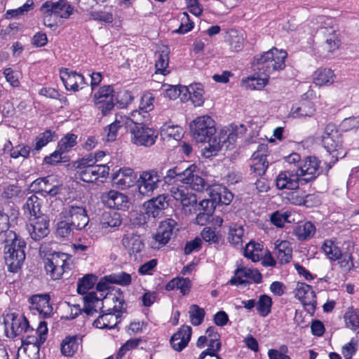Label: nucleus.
<instances>
[{
  "label": "nucleus",
  "mask_w": 359,
  "mask_h": 359,
  "mask_svg": "<svg viewBox=\"0 0 359 359\" xmlns=\"http://www.w3.org/2000/svg\"><path fill=\"white\" fill-rule=\"evenodd\" d=\"M287 53L285 50L273 47L254 57L252 65L255 69L265 76H270L285 68Z\"/></svg>",
  "instance_id": "obj_1"
},
{
  "label": "nucleus",
  "mask_w": 359,
  "mask_h": 359,
  "mask_svg": "<svg viewBox=\"0 0 359 359\" xmlns=\"http://www.w3.org/2000/svg\"><path fill=\"white\" fill-rule=\"evenodd\" d=\"M190 128L196 142L209 143L208 147L205 149L211 155L220 149L219 143L217 142L215 137V123L210 116H202L196 118L190 124Z\"/></svg>",
  "instance_id": "obj_2"
},
{
  "label": "nucleus",
  "mask_w": 359,
  "mask_h": 359,
  "mask_svg": "<svg viewBox=\"0 0 359 359\" xmlns=\"http://www.w3.org/2000/svg\"><path fill=\"white\" fill-rule=\"evenodd\" d=\"M164 178L168 183L176 179L177 181L188 184L192 189L199 192L203 191L207 187L206 182L198 175L197 166L194 164L186 168L182 165H176L168 170Z\"/></svg>",
  "instance_id": "obj_3"
},
{
  "label": "nucleus",
  "mask_w": 359,
  "mask_h": 359,
  "mask_svg": "<svg viewBox=\"0 0 359 359\" xmlns=\"http://www.w3.org/2000/svg\"><path fill=\"white\" fill-rule=\"evenodd\" d=\"M74 165L77 170L76 177L86 183H94L109 175V168L106 164H94L92 158H81L75 162Z\"/></svg>",
  "instance_id": "obj_4"
},
{
  "label": "nucleus",
  "mask_w": 359,
  "mask_h": 359,
  "mask_svg": "<svg viewBox=\"0 0 359 359\" xmlns=\"http://www.w3.org/2000/svg\"><path fill=\"white\" fill-rule=\"evenodd\" d=\"M322 143L327 152L330 154L334 153L328 164L329 168H331L339 158H344L346 154L342 150L341 134L334 124L329 123L325 126L322 135Z\"/></svg>",
  "instance_id": "obj_5"
},
{
  "label": "nucleus",
  "mask_w": 359,
  "mask_h": 359,
  "mask_svg": "<svg viewBox=\"0 0 359 359\" xmlns=\"http://www.w3.org/2000/svg\"><path fill=\"white\" fill-rule=\"evenodd\" d=\"M37 335H25L22 338V347L20 348L18 353V359L23 357L22 354L28 353L29 359H36L39 354L41 345L44 344L47 338L48 327L45 321H41L38 326Z\"/></svg>",
  "instance_id": "obj_6"
},
{
  "label": "nucleus",
  "mask_w": 359,
  "mask_h": 359,
  "mask_svg": "<svg viewBox=\"0 0 359 359\" xmlns=\"http://www.w3.org/2000/svg\"><path fill=\"white\" fill-rule=\"evenodd\" d=\"M71 257L62 252H54L44 259V268L47 275L53 280H58L69 270Z\"/></svg>",
  "instance_id": "obj_7"
},
{
  "label": "nucleus",
  "mask_w": 359,
  "mask_h": 359,
  "mask_svg": "<svg viewBox=\"0 0 359 359\" xmlns=\"http://www.w3.org/2000/svg\"><path fill=\"white\" fill-rule=\"evenodd\" d=\"M318 22L320 23L318 32L326 37L325 43L322 45V55L327 57L329 53H332L338 48L339 41L338 40L336 32L332 26V20L325 16H319L317 18Z\"/></svg>",
  "instance_id": "obj_8"
},
{
  "label": "nucleus",
  "mask_w": 359,
  "mask_h": 359,
  "mask_svg": "<svg viewBox=\"0 0 359 359\" xmlns=\"http://www.w3.org/2000/svg\"><path fill=\"white\" fill-rule=\"evenodd\" d=\"M130 132L132 142L137 146L151 147L158 137V132L146 125L133 126Z\"/></svg>",
  "instance_id": "obj_9"
},
{
  "label": "nucleus",
  "mask_w": 359,
  "mask_h": 359,
  "mask_svg": "<svg viewBox=\"0 0 359 359\" xmlns=\"http://www.w3.org/2000/svg\"><path fill=\"white\" fill-rule=\"evenodd\" d=\"M161 182V176L156 170L143 171L137 180L139 194L144 196H151Z\"/></svg>",
  "instance_id": "obj_10"
},
{
  "label": "nucleus",
  "mask_w": 359,
  "mask_h": 359,
  "mask_svg": "<svg viewBox=\"0 0 359 359\" xmlns=\"http://www.w3.org/2000/svg\"><path fill=\"white\" fill-rule=\"evenodd\" d=\"M96 107L103 115H107L115 106L114 90L111 86H103L93 97Z\"/></svg>",
  "instance_id": "obj_11"
},
{
  "label": "nucleus",
  "mask_w": 359,
  "mask_h": 359,
  "mask_svg": "<svg viewBox=\"0 0 359 359\" xmlns=\"http://www.w3.org/2000/svg\"><path fill=\"white\" fill-rule=\"evenodd\" d=\"M177 222L172 219H167L161 222L153 236L151 247L154 249H159L165 245L173 236Z\"/></svg>",
  "instance_id": "obj_12"
},
{
  "label": "nucleus",
  "mask_w": 359,
  "mask_h": 359,
  "mask_svg": "<svg viewBox=\"0 0 359 359\" xmlns=\"http://www.w3.org/2000/svg\"><path fill=\"white\" fill-rule=\"evenodd\" d=\"M62 214L76 230L83 229L89 222L86 210L82 206L69 205L64 208Z\"/></svg>",
  "instance_id": "obj_13"
},
{
  "label": "nucleus",
  "mask_w": 359,
  "mask_h": 359,
  "mask_svg": "<svg viewBox=\"0 0 359 359\" xmlns=\"http://www.w3.org/2000/svg\"><path fill=\"white\" fill-rule=\"evenodd\" d=\"M50 220L46 215L29 217L27 229L31 238L34 241H40L49 233Z\"/></svg>",
  "instance_id": "obj_14"
},
{
  "label": "nucleus",
  "mask_w": 359,
  "mask_h": 359,
  "mask_svg": "<svg viewBox=\"0 0 359 359\" xmlns=\"http://www.w3.org/2000/svg\"><path fill=\"white\" fill-rule=\"evenodd\" d=\"M262 279V276L257 269L241 266L235 270L233 276L228 283L231 285H243L248 283L250 281L255 283H260Z\"/></svg>",
  "instance_id": "obj_15"
},
{
  "label": "nucleus",
  "mask_w": 359,
  "mask_h": 359,
  "mask_svg": "<svg viewBox=\"0 0 359 359\" xmlns=\"http://www.w3.org/2000/svg\"><path fill=\"white\" fill-rule=\"evenodd\" d=\"M267 144H262L258 146L257 149L252 154L250 158V170L255 176H262L265 174L269 166L266 160Z\"/></svg>",
  "instance_id": "obj_16"
},
{
  "label": "nucleus",
  "mask_w": 359,
  "mask_h": 359,
  "mask_svg": "<svg viewBox=\"0 0 359 359\" xmlns=\"http://www.w3.org/2000/svg\"><path fill=\"white\" fill-rule=\"evenodd\" d=\"M172 90H167V94L170 97L179 96L182 93H188L189 94V99L195 106H201L204 102L203 99V89L201 83L191 84L187 86H180L177 89V87L173 90L174 94L172 95Z\"/></svg>",
  "instance_id": "obj_17"
},
{
  "label": "nucleus",
  "mask_w": 359,
  "mask_h": 359,
  "mask_svg": "<svg viewBox=\"0 0 359 359\" xmlns=\"http://www.w3.org/2000/svg\"><path fill=\"white\" fill-rule=\"evenodd\" d=\"M171 196L179 201L185 211H191L194 206H196L197 198L195 194L184 186H173L170 190Z\"/></svg>",
  "instance_id": "obj_18"
},
{
  "label": "nucleus",
  "mask_w": 359,
  "mask_h": 359,
  "mask_svg": "<svg viewBox=\"0 0 359 359\" xmlns=\"http://www.w3.org/2000/svg\"><path fill=\"white\" fill-rule=\"evenodd\" d=\"M295 297L304 306H308L309 312L313 313L317 304L316 296L311 285L304 283H297L295 288Z\"/></svg>",
  "instance_id": "obj_19"
},
{
  "label": "nucleus",
  "mask_w": 359,
  "mask_h": 359,
  "mask_svg": "<svg viewBox=\"0 0 359 359\" xmlns=\"http://www.w3.org/2000/svg\"><path fill=\"white\" fill-rule=\"evenodd\" d=\"M32 187L36 192L51 196L57 195L60 191V187L55 177L50 175L36 179L32 182Z\"/></svg>",
  "instance_id": "obj_20"
},
{
  "label": "nucleus",
  "mask_w": 359,
  "mask_h": 359,
  "mask_svg": "<svg viewBox=\"0 0 359 359\" xmlns=\"http://www.w3.org/2000/svg\"><path fill=\"white\" fill-rule=\"evenodd\" d=\"M301 180L295 169L287 168L281 172L276 177V186L279 189H298L299 182Z\"/></svg>",
  "instance_id": "obj_21"
},
{
  "label": "nucleus",
  "mask_w": 359,
  "mask_h": 359,
  "mask_svg": "<svg viewBox=\"0 0 359 359\" xmlns=\"http://www.w3.org/2000/svg\"><path fill=\"white\" fill-rule=\"evenodd\" d=\"M319 165L316 157H308L304 163L295 169L301 180L309 182L314 180L317 176Z\"/></svg>",
  "instance_id": "obj_22"
},
{
  "label": "nucleus",
  "mask_w": 359,
  "mask_h": 359,
  "mask_svg": "<svg viewBox=\"0 0 359 359\" xmlns=\"http://www.w3.org/2000/svg\"><path fill=\"white\" fill-rule=\"evenodd\" d=\"M168 206V201L165 195H159L156 198L149 200L144 203L145 213L154 218L163 216L164 210Z\"/></svg>",
  "instance_id": "obj_23"
},
{
  "label": "nucleus",
  "mask_w": 359,
  "mask_h": 359,
  "mask_svg": "<svg viewBox=\"0 0 359 359\" xmlns=\"http://www.w3.org/2000/svg\"><path fill=\"white\" fill-rule=\"evenodd\" d=\"M100 198L102 202L109 208L121 209L126 207L128 203V197L116 190L102 193Z\"/></svg>",
  "instance_id": "obj_24"
},
{
  "label": "nucleus",
  "mask_w": 359,
  "mask_h": 359,
  "mask_svg": "<svg viewBox=\"0 0 359 359\" xmlns=\"http://www.w3.org/2000/svg\"><path fill=\"white\" fill-rule=\"evenodd\" d=\"M206 184L207 187L204 190L208 191L210 198L215 203L229 205L231 202L233 195L226 187L221 185H214L210 187L207 183Z\"/></svg>",
  "instance_id": "obj_25"
},
{
  "label": "nucleus",
  "mask_w": 359,
  "mask_h": 359,
  "mask_svg": "<svg viewBox=\"0 0 359 359\" xmlns=\"http://www.w3.org/2000/svg\"><path fill=\"white\" fill-rule=\"evenodd\" d=\"M43 8L50 9L54 17L61 18H68L74 12V8L67 0H59L56 2L46 1L43 4Z\"/></svg>",
  "instance_id": "obj_26"
},
{
  "label": "nucleus",
  "mask_w": 359,
  "mask_h": 359,
  "mask_svg": "<svg viewBox=\"0 0 359 359\" xmlns=\"http://www.w3.org/2000/svg\"><path fill=\"white\" fill-rule=\"evenodd\" d=\"M60 78L67 90L77 91L79 88H83L86 85L85 79L82 74L74 72H69L67 69L61 72Z\"/></svg>",
  "instance_id": "obj_27"
},
{
  "label": "nucleus",
  "mask_w": 359,
  "mask_h": 359,
  "mask_svg": "<svg viewBox=\"0 0 359 359\" xmlns=\"http://www.w3.org/2000/svg\"><path fill=\"white\" fill-rule=\"evenodd\" d=\"M31 309L36 310L43 318H49L53 313V307L48 295H33L30 299Z\"/></svg>",
  "instance_id": "obj_28"
},
{
  "label": "nucleus",
  "mask_w": 359,
  "mask_h": 359,
  "mask_svg": "<svg viewBox=\"0 0 359 359\" xmlns=\"http://www.w3.org/2000/svg\"><path fill=\"white\" fill-rule=\"evenodd\" d=\"M191 336V327L188 325L182 326L170 339L172 347L177 351L184 349L190 341Z\"/></svg>",
  "instance_id": "obj_29"
},
{
  "label": "nucleus",
  "mask_w": 359,
  "mask_h": 359,
  "mask_svg": "<svg viewBox=\"0 0 359 359\" xmlns=\"http://www.w3.org/2000/svg\"><path fill=\"white\" fill-rule=\"evenodd\" d=\"M113 181L121 189L130 187L136 180V175L130 168H121L113 177Z\"/></svg>",
  "instance_id": "obj_30"
},
{
  "label": "nucleus",
  "mask_w": 359,
  "mask_h": 359,
  "mask_svg": "<svg viewBox=\"0 0 359 359\" xmlns=\"http://www.w3.org/2000/svg\"><path fill=\"white\" fill-rule=\"evenodd\" d=\"M121 242L123 247L127 249L130 253H139L144 247V244L140 236L133 233L124 235Z\"/></svg>",
  "instance_id": "obj_31"
},
{
  "label": "nucleus",
  "mask_w": 359,
  "mask_h": 359,
  "mask_svg": "<svg viewBox=\"0 0 359 359\" xmlns=\"http://www.w3.org/2000/svg\"><path fill=\"white\" fill-rule=\"evenodd\" d=\"M4 243H6L5 252L17 253L18 250L25 251L26 247L25 242L20 238L13 231L7 233Z\"/></svg>",
  "instance_id": "obj_32"
},
{
  "label": "nucleus",
  "mask_w": 359,
  "mask_h": 359,
  "mask_svg": "<svg viewBox=\"0 0 359 359\" xmlns=\"http://www.w3.org/2000/svg\"><path fill=\"white\" fill-rule=\"evenodd\" d=\"M83 311L88 316H93L99 312L103 307L102 300L98 298L94 292H89L83 297Z\"/></svg>",
  "instance_id": "obj_33"
},
{
  "label": "nucleus",
  "mask_w": 359,
  "mask_h": 359,
  "mask_svg": "<svg viewBox=\"0 0 359 359\" xmlns=\"http://www.w3.org/2000/svg\"><path fill=\"white\" fill-rule=\"evenodd\" d=\"M292 248L287 241H277L275 243L273 254L281 264H287L292 259Z\"/></svg>",
  "instance_id": "obj_34"
},
{
  "label": "nucleus",
  "mask_w": 359,
  "mask_h": 359,
  "mask_svg": "<svg viewBox=\"0 0 359 359\" xmlns=\"http://www.w3.org/2000/svg\"><path fill=\"white\" fill-rule=\"evenodd\" d=\"M25 259V251H17V253L5 252V262L11 272H17L20 269Z\"/></svg>",
  "instance_id": "obj_35"
},
{
  "label": "nucleus",
  "mask_w": 359,
  "mask_h": 359,
  "mask_svg": "<svg viewBox=\"0 0 359 359\" xmlns=\"http://www.w3.org/2000/svg\"><path fill=\"white\" fill-rule=\"evenodd\" d=\"M122 223L121 214L114 210L104 212L100 219V226L102 229H107L109 228H116Z\"/></svg>",
  "instance_id": "obj_36"
},
{
  "label": "nucleus",
  "mask_w": 359,
  "mask_h": 359,
  "mask_svg": "<svg viewBox=\"0 0 359 359\" xmlns=\"http://www.w3.org/2000/svg\"><path fill=\"white\" fill-rule=\"evenodd\" d=\"M334 78L335 75L330 69H318L313 74V83L319 86L331 85Z\"/></svg>",
  "instance_id": "obj_37"
},
{
  "label": "nucleus",
  "mask_w": 359,
  "mask_h": 359,
  "mask_svg": "<svg viewBox=\"0 0 359 359\" xmlns=\"http://www.w3.org/2000/svg\"><path fill=\"white\" fill-rule=\"evenodd\" d=\"M11 320V334L13 337L22 334L29 328V322L25 316L12 314Z\"/></svg>",
  "instance_id": "obj_38"
},
{
  "label": "nucleus",
  "mask_w": 359,
  "mask_h": 359,
  "mask_svg": "<svg viewBox=\"0 0 359 359\" xmlns=\"http://www.w3.org/2000/svg\"><path fill=\"white\" fill-rule=\"evenodd\" d=\"M191 288V280L187 278L177 277L170 280L165 285L168 291L177 289L183 294H187Z\"/></svg>",
  "instance_id": "obj_39"
},
{
  "label": "nucleus",
  "mask_w": 359,
  "mask_h": 359,
  "mask_svg": "<svg viewBox=\"0 0 359 359\" xmlns=\"http://www.w3.org/2000/svg\"><path fill=\"white\" fill-rule=\"evenodd\" d=\"M118 318L114 313H108L100 315L94 320L93 325L99 329H112L118 323Z\"/></svg>",
  "instance_id": "obj_40"
},
{
  "label": "nucleus",
  "mask_w": 359,
  "mask_h": 359,
  "mask_svg": "<svg viewBox=\"0 0 359 359\" xmlns=\"http://www.w3.org/2000/svg\"><path fill=\"white\" fill-rule=\"evenodd\" d=\"M243 235L244 229L241 224H231L229 230L228 240L231 245L238 248L242 247Z\"/></svg>",
  "instance_id": "obj_41"
},
{
  "label": "nucleus",
  "mask_w": 359,
  "mask_h": 359,
  "mask_svg": "<svg viewBox=\"0 0 359 359\" xmlns=\"http://www.w3.org/2000/svg\"><path fill=\"white\" fill-rule=\"evenodd\" d=\"M314 112L312 104L309 102H304L299 104L292 106L290 116L292 118H303L311 116Z\"/></svg>",
  "instance_id": "obj_42"
},
{
  "label": "nucleus",
  "mask_w": 359,
  "mask_h": 359,
  "mask_svg": "<svg viewBox=\"0 0 359 359\" xmlns=\"http://www.w3.org/2000/svg\"><path fill=\"white\" fill-rule=\"evenodd\" d=\"M316 233V227L311 222L299 224L293 231L299 241H306L311 238Z\"/></svg>",
  "instance_id": "obj_43"
},
{
  "label": "nucleus",
  "mask_w": 359,
  "mask_h": 359,
  "mask_svg": "<svg viewBox=\"0 0 359 359\" xmlns=\"http://www.w3.org/2000/svg\"><path fill=\"white\" fill-rule=\"evenodd\" d=\"M41 200L35 195L29 197L23 206L25 214L29 215V217H38L43 215L41 212Z\"/></svg>",
  "instance_id": "obj_44"
},
{
  "label": "nucleus",
  "mask_w": 359,
  "mask_h": 359,
  "mask_svg": "<svg viewBox=\"0 0 359 359\" xmlns=\"http://www.w3.org/2000/svg\"><path fill=\"white\" fill-rule=\"evenodd\" d=\"M156 61L155 63L156 73L166 75L169 73L167 70L169 64L168 50L165 48L156 53Z\"/></svg>",
  "instance_id": "obj_45"
},
{
  "label": "nucleus",
  "mask_w": 359,
  "mask_h": 359,
  "mask_svg": "<svg viewBox=\"0 0 359 359\" xmlns=\"http://www.w3.org/2000/svg\"><path fill=\"white\" fill-rule=\"evenodd\" d=\"M346 327L355 331L359 330V311L353 306L348 307L344 316Z\"/></svg>",
  "instance_id": "obj_46"
},
{
  "label": "nucleus",
  "mask_w": 359,
  "mask_h": 359,
  "mask_svg": "<svg viewBox=\"0 0 359 359\" xmlns=\"http://www.w3.org/2000/svg\"><path fill=\"white\" fill-rule=\"evenodd\" d=\"M79 339L76 337H67L61 344V353L65 356H72L78 350Z\"/></svg>",
  "instance_id": "obj_47"
},
{
  "label": "nucleus",
  "mask_w": 359,
  "mask_h": 359,
  "mask_svg": "<svg viewBox=\"0 0 359 359\" xmlns=\"http://www.w3.org/2000/svg\"><path fill=\"white\" fill-rule=\"evenodd\" d=\"M321 248L326 256L332 261H336L341 256L339 248L332 240H325Z\"/></svg>",
  "instance_id": "obj_48"
},
{
  "label": "nucleus",
  "mask_w": 359,
  "mask_h": 359,
  "mask_svg": "<svg viewBox=\"0 0 359 359\" xmlns=\"http://www.w3.org/2000/svg\"><path fill=\"white\" fill-rule=\"evenodd\" d=\"M97 281V277L93 274H86L79 278L77 283V292L84 294L88 290L93 288Z\"/></svg>",
  "instance_id": "obj_49"
},
{
  "label": "nucleus",
  "mask_w": 359,
  "mask_h": 359,
  "mask_svg": "<svg viewBox=\"0 0 359 359\" xmlns=\"http://www.w3.org/2000/svg\"><path fill=\"white\" fill-rule=\"evenodd\" d=\"M271 298L266 294L261 295L257 304V309L259 314L262 317H266L271 313Z\"/></svg>",
  "instance_id": "obj_50"
},
{
  "label": "nucleus",
  "mask_w": 359,
  "mask_h": 359,
  "mask_svg": "<svg viewBox=\"0 0 359 359\" xmlns=\"http://www.w3.org/2000/svg\"><path fill=\"white\" fill-rule=\"evenodd\" d=\"M104 279L109 283H114L126 286L131 283V276L126 272L112 273L104 277Z\"/></svg>",
  "instance_id": "obj_51"
},
{
  "label": "nucleus",
  "mask_w": 359,
  "mask_h": 359,
  "mask_svg": "<svg viewBox=\"0 0 359 359\" xmlns=\"http://www.w3.org/2000/svg\"><path fill=\"white\" fill-rule=\"evenodd\" d=\"M229 43L232 51L241 50L244 43L243 35L238 34L236 31H231L229 36Z\"/></svg>",
  "instance_id": "obj_52"
},
{
  "label": "nucleus",
  "mask_w": 359,
  "mask_h": 359,
  "mask_svg": "<svg viewBox=\"0 0 359 359\" xmlns=\"http://www.w3.org/2000/svg\"><path fill=\"white\" fill-rule=\"evenodd\" d=\"M189 316L193 325H199L203 320L205 311L196 304L191 305L189 311Z\"/></svg>",
  "instance_id": "obj_53"
},
{
  "label": "nucleus",
  "mask_w": 359,
  "mask_h": 359,
  "mask_svg": "<svg viewBox=\"0 0 359 359\" xmlns=\"http://www.w3.org/2000/svg\"><path fill=\"white\" fill-rule=\"evenodd\" d=\"M133 99L131 93L127 90H122L117 93H114L115 104H118L119 107H126Z\"/></svg>",
  "instance_id": "obj_54"
},
{
  "label": "nucleus",
  "mask_w": 359,
  "mask_h": 359,
  "mask_svg": "<svg viewBox=\"0 0 359 359\" xmlns=\"http://www.w3.org/2000/svg\"><path fill=\"white\" fill-rule=\"evenodd\" d=\"M33 1L29 0L24 5L16 9L8 10L6 13V18H11L23 15L33 8Z\"/></svg>",
  "instance_id": "obj_55"
},
{
  "label": "nucleus",
  "mask_w": 359,
  "mask_h": 359,
  "mask_svg": "<svg viewBox=\"0 0 359 359\" xmlns=\"http://www.w3.org/2000/svg\"><path fill=\"white\" fill-rule=\"evenodd\" d=\"M123 120H118L116 117V120L105 128L107 141L113 142L116 140L118 129L123 126Z\"/></svg>",
  "instance_id": "obj_56"
},
{
  "label": "nucleus",
  "mask_w": 359,
  "mask_h": 359,
  "mask_svg": "<svg viewBox=\"0 0 359 359\" xmlns=\"http://www.w3.org/2000/svg\"><path fill=\"white\" fill-rule=\"evenodd\" d=\"M124 119H126V124L130 128L132 126L130 125V123H133V126L145 125L144 122L149 119V117L144 116V113L139 107V110L132 111L130 118H124Z\"/></svg>",
  "instance_id": "obj_57"
},
{
  "label": "nucleus",
  "mask_w": 359,
  "mask_h": 359,
  "mask_svg": "<svg viewBox=\"0 0 359 359\" xmlns=\"http://www.w3.org/2000/svg\"><path fill=\"white\" fill-rule=\"evenodd\" d=\"M269 79V77L267 76L263 78L252 77L248 78L245 82L247 87L251 90H261L268 83Z\"/></svg>",
  "instance_id": "obj_58"
},
{
  "label": "nucleus",
  "mask_w": 359,
  "mask_h": 359,
  "mask_svg": "<svg viewBox=\"0 0 359 359\" xmlns=\"http://www.w3.org/2000/svg\"><path fill=\"white\" fill-rule=\"evenodd\" d=\"M54 133L50 130H46L44 133H41L36 138V143L34 149L39 151L43 147L46 146L48 142L53 140Z\"/></svg>",
  "instance_id": "obj_59"
},
{
  "label": "nucleus",
  "mask_w": 359,
  "mask_h": 359,
  "mask_svg": "<svg viewBox=\"0 0 359 359\" xmlns=\"http://www.w3.org/2000/svg\"><path fill=\"white\" fill-rule=\"evenodd\" d=\"M181 25L180 27L175 31L178 34H185L189 32L194 27V22L191 21L187 12H183L180 15Z\"/></svg>",
  "instance_id": "obj_60"
},
{
  "label": "nucleus",
  "mask_w": 359,
  "mask_h": 359,
  "mask_svg": "<svg viewBox=\"0 0 359 359\" xmlns=\"http://www.w3.org/2000/svg\"><path fill=\"white\" fill-rule=\"evenodd\" d=\"M221 341H208V348L203 351L198 359H205L207 356H215L218 355L217 353L221 349Z\"/></svg>",
  "instance_id": "obj_61"
},
{
  "label": "nucleus",
  "mask_w": 359,
  "mask_h": 359,
  "mask_svg": "<svg viewBox=\"0 0 359 359\" xmlns=\"http://www.w3.org/2000/svg\"><path fill=\"white\" fill-rule=\"evenodd\" d=\"M76 136L70 134L66 135L58 143L59 148L64 153L69 151L76 144Z\"/></svg>",
  "instance_id": "obj_62"
},
{
  "label": "nucleus",
  "mask_w": 359,
  "mask_h": 359,
  "mask_svg": "<svg viewBox=\"0 0 359 359\" xmlns=\"http://www.w3.org/2000/svg\"><path fill=\"white\" fill-rule=\"evenodd\" d=\"M288 348L286 345H281L278 349L271 348L268 351V356L269 359H291L287 355Z\"/></svg>",
  "instance_id": "obj_63"
},
{
  "label": "nucleus",
  "mask_w": 359,
  "mask_h": 359,
  "mask_svg": "<svg viewBox=\"0 0 359 359\" xmlns=\"http://www.w3.org/2000/svg\"><path fill=\"white\" fill-rule=\"evenodd\" d=\"M73 229L68 221H61L57 223L56 234L61 238H69Z\"/></svg>",
  "instance_id": "obj_64"
}]
</instances>
